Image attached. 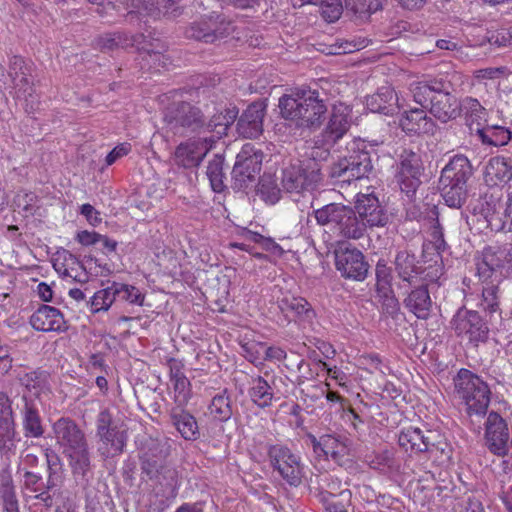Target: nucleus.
Returning <instances> with one entry per match:
<instances>
[{
    "instance_id": "3c124183",
    "label": "nucleus",
    "mask_w": 512,
    "mask_h": 512,
    "mask_svg": "<svg viewBox=\"0 0 512 512\" xmlns=\"http://www.w3.org/2000/svg\"><path fill=\"white\" fill-rule=\"evenodd\" d=\"M222 164V159L220 157H215L208 163L206 172L212 189L218 193L222 192L225 188Z\"/></svg>"
},
{
    "instance_id": "4d7b16f0",
    "label": "nucleus",
    "mask_w": 512,
    "mask_h": 512,
    "mask_svg": "<svg viewBox=\"0 0 512 512\" xmlns=\"http://www.w3.org/2000/svg\"><path fill=\"white\" fill-rule=\"evenodd\" d=\"M36 196L33 193H18L14 198L15 206L24 212V216L33 215Z\"/></svg>"
},
{
    "instance_id": "052dcab7",
    "label": "nucleus",
    "mask_w": 512,
    "mask_h": 512,
    "mask_svg": "<svg viewBox=\"0 0 512 512\" xmlns=\"http://www.w3.org/2000/svg\"><path fill=\"white\" fill-rule=\"evenodd\" d=\"M378 295L380 296L382 301L383 311L392 317L397 315L400 309V305L392 289H388L387 293H378Z\"/></svg>"
},
{
    "instance_id": "338daca9",
    "label": "nucleus",
    "mask_w": 512,
    "mask_h": 512,
    "mask_svg": "<svg viewBox=\"0 0 512 512\" xmlns=\"http://www.w3.org/2000/svg\"><path fill=\"white\" fill-rule=\"evenodd\" d=\"M130 151H131V145L128 143H122V144L117 145L106 156V164L112 165L117 159L127 155Z\"/></svg>"
},
{
    "instance_id": "bf43d9fd",
    "label": "nucleus",
    "mask_w": 512,
    "mask_h": 512,
    "mask_svg": "<svg viewBox=\"0 0 512 512\" xmlns=\"http://www.w3.org/2000/svg\"><path fill=\"white\" fill-rule=\"evenodd\" d=\"M13 82L17 88L18 97H23L26 101H28L30 98L31 103H33L36 99V96L34 95L35 90L28 77H26V75H22L20 78H16V80Z\"/></svg>"
},
{
    "instance_id": "864d4df0",
    "label": "nucleus",
    "mask_w": 512,
    "mask_h": 512,
    "mask_svg": "<svg viewBox=\"0 0 512 512\" xmlns=\"http://www.w3.org/2000/svg\"><path fill=\"white\" fill-rule=\"evenodd\" d=\"M345 4L341 0H324L321 2V15L329 23L336 22L342 15Z\"/></svg>"
},
{
    "instance_id": "cd10ccee",
    "label": "nucleus",
    "mask_w": 512,
    "mask_h": 512,
    "mask_svg": "<svg viewBox=\"0 0 512 512\" xmlns=\"http://www.w3.org/2000/svg\"><path fill=\"white\" fill-rule=\"evenodd\" d=\"M479 213L487 222V227H489L492 231L509 232V225L508 221L506 220L504 205L501 203L499 198L492 194L485 195L480 204Z\"/></svg>"
},
{
    "instance_id": "bb28decb",
    "label": "nucleus",
    "mask_w": 512,
    "mask_h": 512,
    "mask_svg": "<svg viewBox=\"0 0 512 512\" xmlns=\"http://www.w3.org/2000/svg\"><path fill=\"white\" fill-rule=\"evenodd\" d=\"M265 105L254 102L247 107L237 122V131L244 138H257L263 131Z\"/></svg>"
},
{
    "instance_id": "423d86ee",
    "label": "nucleus",
    "mask_w": 512,
    "mask_h": 512,
    "mask_svg": "<svg viewBox=\"0 0 512 512\" xmlns=\"http://www.w3.org/2000/svg\"><path fill=\"white\" fill-rule=\"evenodd\" d=\"M313 214L318 225L330 228L345 239L358 240L365 235L364 224L351 207L330 203L314 210Z\"/></svg>"
},
{
    "instance_id": "e433bc0d",
    "label": "nucleus",
    "mask_w": 512,
    "mask_h": 512,
    "mask_svg": "<svg viewBox=\"0 0 512 512\" xmlns=\"http://www.w3.org/2000/svg\"><path fill=\"white\" fill-rule=\"evenodd\" d=\"M486 181L493 185L506 184L512 179V159L502 156L492 157L485 169Z\"/></svg>"
},
{
    "instance_id": "49530a36",
    "label": "nucleus",
    "mask_w": 512,
    "mask_h": 512,
    "mask_svg": "<svg viewBox=\"0 0 512 512\" xmlns=\"http://www.w3.org/2000/svg\"><path fill=\"white\" fill-rule=\"evenodd\" d=\"M134 37H140L134 46L137 47L145 61L151 57H161V53L166 51V45L159 39L147 38L142 34Z\"/></svg>"
},
{
    "instance_id": "4be33fe9",
    "label": "nucleus",
    "mask_w": 512,
    "mask_h": 512,
    "mask_svg": "<svg viewBox=\"0 0 512 512\" xmlns=\"http://www.w3.org/2000/svg\"><path fill=\"white\" fill-rule=\"evenodd\" d=\"M486 446L497 456H505L509 449V429L505 420L496 412H491L486 421Z\"/></svg>"
},
{
    "instance_id": "6e6552de",
    "label": "nucleus",
    "mask_w": 512,
    "mask_h": 512,
    "mask_svg": "<svg viewBox=\"0 0 512 512\" xmlns=\"http://www.w3.org/2000/svg\"><path fill=\"white\" fill-rule=\"evenodd\" d=\"M347 153L330 167V177L341 182H350L367 176L372 170V162L365 143L360 140L353 141L348 144Z\"/></svg>"
},
{
    "instance_id": "de8ad7c7",
    "label": "nucleus",
    "mask_w": 512,
    "mask_h": 512,
    "mask_svg": "<svg viewBox=\"0 0 512 512\" xmlns=\"http://www.w3.org/2000/svg\"><path fill=\"white\" fill-rule=\"evenodd\" d=\"M481 307L490 314L499 311L500 289L496 284H487L482 289Z\"/></svg>"
},
{
    "instance_id": "a211bd4d",
    "label": "nucleus",
    "mask_w": 512,
    "mask_h": 512,
    "mask_svg": "<svg viewBox=\"0 0 512 512\" xmlns=\"http://www.w3.org/2000/svg\"><path fill=\"white\" fill-rule=\"evenodd\" d=\"M277 381L281 382L282 378L270 375L268 372H265L264 376H252L248 387V396L251 402L261 409L273 406L281 399Z\"/></svg>"
},
{
    "instance_id": "0e129e2a",
    "label": "nucleus",
    "mask_w": 512,
    "mask_h": 512,
    "mask_svg": "<svg viewBox=\"0 0 512 512\" xmlns=\"http://www.w3.org/2000/svg\"><path fill=\"white\" fill-rule=\"evenodd\" d=\"M326 390L322 385H310L301 390V398L306 402H317L325 396Z\"/></svg>"
},
{
    "instance_id": "dca6fc26",
    "label": "nucleus",
    "mask_w": 512,
    "mask_h": 512,
    "mask_svg": "<svg viewBox=\"0 0 512 512\" xmlns=\"http://www.w3.org/2000/svg\"><path fill=\"white\" fill-rule=\"evenodd\" d=\"M233 31V24L224 17L217 15L191 23L185 30V36L189 39L213 43L218 39L227 37Z\"/></svg>"
},
{
    "instance_id": "6ab92c4d",
    "label": "nucleus",
    "mask_w": 512,
    "mask_h": 512,
    "mask_svg": "<svg viewBox=\"0 0 512 512\" xmlns=\"http://www.w3.org/2000/svg\"><path fill=\"white\" fill-rule=\"evenodd\" d=\"M354 211L358 220L364 224L365 232L368 227H384L389 221L387 212L372 193L358 194Z\"/></svg>"
},
{
    "instance_id": "f03ea898",
    "label": "nucleus",
    "mask_w": 512,
    "mask_h": 512,
    "mask_svg": "<svg viewBox=\"0 0 512 512\" xmlns=\"http://www.w3.org/2000/svg\"><path fill=\"white\" fill-rule=\"evenodd\" d=\"M413 100L428 108L429 113L442 124L457 119L461 114V104L451 93V84L442 79L417 81L410 84Z\"/></svg>"
},
{
    "instance_id": "72a5a7b5",
    "label": "nucleus",
    "mask_w": 512,
    "mask_h": 512,
    "mask_svg": "<svg viewBox=\"0 0 512 512\" xmlns=\"http://www.w3.org/2000/svg\"><path fill=\"white\" fill-rule=\"evenodd\" d=\"M278 307L287 317L312 324L315 311L311 304L302 297L285 296L278 301Z\"/></svg>"
},
{
    "instance_id": "2eb2a0df",
    "label": "nucleus",
    "mask_w": 512,
    "mask_h": 512,
    "mask_svg": "<svg viewBox=\"0 0 512 512\" xmlns=\"http://www.w3.org/2000/svg\"><path fill=\"white\" fill-rule=\"evenodd\" d=\"M451 328L457 336L466 338L469 342L479 343L486 341L488 326L477 311L465 307L458 309L451 320Z\"/></svg>"
},
{
    "instance_id": "ea45409f",
    "label": "nucleus",
    "mask_w": 512,
    "mask_h": 512,
    "mask_svg": "<svg viewBox=\"0 0 512 512\" xmlns=\"http://www.w3.org/2000/svg\"><path fill=\"white\" fill-rule=\"evenodd\" d=\"M209 414L217 421L226 422L233 415V406L227 389L216 394L208 406Z\"/></svg>"
},
{
    "instance_id": "f704fd0d",
    "label": "nucleus",
    "mask_w": 512,
    "mask_h": 512,
    "mask_svg": "<svg viewBox=\"0 0 512 512\" xmlns=\"http://www.w3.org/2000/svg\"><path fill=\"white\" fill-rule=\"evenodd\" d=\"M403 303L419 319H427L432 310V300L426 285L411 290Z\"/></svg>"
},
{
    "instance_id": "09e8293b",
    "label": "nucleus",
    "mask_w": 512,
    "mask_h": 512,
    "mask_svg": "<svg viewBox=\"0 0 512 512\" xmlns=\"http://www.w3.org/2000/svg\"><path fill=\"white\" fill-rule=\"evenodd\" d=\"M113 287L116 299L127 301L130 304L143 305L144 295L138 288L117 282H113Z\"/></svg>"
},
{
    "instance_id": "7c9ffc66",
    "label": "nucleus",
    "mask_w": 512,
    "mask_h": 512,
    "mask_svg": "<svg viewBox=\"0 0 512 512\" xmlns=\"http://www.w3.org/2000/svg\"><path fill=\"white\" fill-rule=\"evenodd\" d=\"M473 175V167L469 159L462 154L454 155L441 171L440 183L466 184Z\"/></svg>"
},
{
    "instance_id": "20e7f679",
    "label": "nucleus",
    "mask_w": 512,
    "mask_h": 512,
    "mask_svg": "<svg viewBox=\"0 0 512 512\" xmlns=\"http://www.w3.org/2000/svg\"><path fill=\"white\" fill-rule=\"evenodd\" d=\"M52 431L73 474L84 477L91 469V452L85 432L69 417L56 420Z\"/></svg>"
},
{
    "instance_id": "9b49d317",
    "label": "nucleus",
    "mask_w": 512,
    "mask_h": 512,
    "mask_svg": "<svg viewBox=\"0 0 512 512\" xmlns=\"http://www.w3.org/2000/svg\"><path fill=\"white\" fill-rule=\"evenodd\" d=\"M424 173V165L421 155L412 150H403L399 156L396 180L401 192L408 198H412L419 186Z\"/></svg>"
},
{
    "instance_id": "5fc2aeb1",
    "label": "nucleus",
    "mask_w": 512,
    "mask_h": 512,
    "mask_svg": "<svg viewBox=\"0 0 512 512\" xmlns=\"http://www.w3.org/2000/svg\"><path fill=\"white\" fill-rule=\"evenodd\" d=\"M377 293H387L391 289V269L386 263L379 261L375 268Z\"/></svg>"
},
{
    "instance_id": "2f4dec72",
    "label": "nucleus",
    "mask_w": 512,
    "mask_h": 512,
    "mask_svg": "<svg viewBox=\"0 0 512 512\" xmlns=\"http://www.w3.org/2000/svg\"><path fill=\"white\" fill-rule=\"evenodd\" d=\"M172 425L187 441H196L200 438V431L196 418L184 407H172L169 411Z\"/></svg>"
},
{
    "instance_id": "412c9836",
    "label": "nucleus",
    "mask_w": 512,
    "mask_h": 512,
    "mask_svg": "<svg viewBox=\"0 0 512 512\" xmlns=\"http://www.w3.org/2000/svg\"><path fill=\"white\" fill-rule=\"evenodd\" d=\"M351 121V109L348 105L344 103L333 105L327 127L322 133L323 145L327 146L323 151L324 153L328 154L329 148L347 133Z\"/></svg>"
},
{
    "instance_id": "774afa93",
    "label": "nucleus",
    "mask_w": 512,
    "mask_h": 512,
    "mask_svg": "<svg viewBox=\"0 0 512 512\" xmlns=\"http://www.w3.org/2000/svg\"><path fill=\"white\" fill-rule=\"evenodd\" d=\"M80 212L92 226H97L102 221L100 213L88 203L81 206Z\"/></svg>"
},
{
    "instance_id": "69168bd1",
    "label": "nucleus",
    "mask_w": 512,
    "mask_h": 512,
    "mask_svg": "<svg viewBox=\"0 0 512 512\" xmlns=\"http://www.w3.org/2000/svg\"><path fill=\"white\" fill-rule=\"evenodd\" d=\"M15 495L11 477L7 474H0V499L3 501Z\"/></svg>"
},
{
    "instance_id": "aec40b11",
    "label": "nucleus",
    "mask_w": 512,
    "mask_h": 512,
    "mask_svg": "<svg viewBox=\"0 0 512 512\" xmlns=\"http://www.w3.org/2000/svg\"><path fill=\"white\" fill-rule=\"evenodd\" d=\"M335 265L343 277L356 281H363L369 268L363 253L356 248L337 250L335 252Z\"/></svg>"
},
{
    "instance_id": "13d9d810",
    "label": "nucleus",
    "mask_w": 512,
    "mask_h": 512,
    "mask_svg": "<svg viewBox=\"0 0 512 512\" xmlns=\"http://www.w3.org/2000/svg\"><path fill=\"white\" fill-rule=\"evenodd\" d=\"M24 485L27 490H29L33 493L40 492L41 490H43L45 488L48 490L52 488L50 481H48L47 484H45L42 481L41 476H39L33 472H30V471H26L24 474Z\"/></svg>"
},
{
    "instance_id": "9d476101",
    "label": "nucleus",
    "mask_w": 512,
    "mask_h": 512,
    "mask_svg": "<svg viewBox=\"0 0 512 512\" xmlns=\"http://www.w3.org/2000/svg\"><path fill=\"white\" fill-rule=\"evenodd\" d=\"M267 454L271 467L287 484L294 487L301 484L304 466L299 455L280 444L270 446Z\"/></svg>"
},
{
    "instance_id": "393cba45",
    "label": "nucleus",
    "mask_w": 512,
    "mask_h": 512,
    "mask_svg": "<svg viewBox=\"0 0 512 512\" xmlns=\"http://www.w3.org/2000/svg\"><path fill=\"white\" fill-rule=\"evenodd\" d=\"M399 126L406 134L434 135L438 130L434 119L422 108L404 111L399 119Z\"/></svg>"
},
{
    "instance_id": "4c0bfd02",
    "label": "nucleus",
    "mask_w": 512,
    "mask_h": 512,
    "mask_svg": "<svg viewBox=\"0 0 512 512\" xmlns=\"http://www.w3.org/2000/svg\"><path fill=\"white\" fill-rule=\"evenodd\" d=\"M395 269L399 278L408 283H412L421 273V267L418 265L415 255L407 250H402L397 253Z\"/></svg>"
},
{
    "instance_id": "e2e57ef3",
    "label": "nucleus",
    "mask_w": 512,
    "mask_h": 512,
    "mask_svg": "<svg viewBox=\"0 0 512 512\" xmlns=\"http://www.w3.org/2000/svg\"><path fill=\"white\" fill-rule=\"evenodd\" d=\"M260 193L266 202L275 204L280 199V189L272 182L263 181L260 184Z\"/></svg>"
},
{
    "instance_id": "0eeeda50",
    "label": "nucleus",
    "mask_w": 512,
    "mask_h": 512,
    "mask_svg": "<svg viewBox=\"0 0 512 512\" xmlns=\"http://www.w3.org/2000/svg\"><path fill=\"white\" fill-rule=\"evenodd\" d=\"M164 121L174 135L203 137L207 134L206 114L200 107L189 102L170 105L166 109Z\"/></svg>"
},
{
    "instance_id": "5701e85b",
    "label": "nucleus",
    "mask_w": 512,
    "mask_h": 512,
    "mask_svg": "<svg viewBox=\"0 0 512 512\" xmlns=\"http://www.w3.org/2000/svg\"><path fill=\"white\" fill-rule=\"evenodd\" d=\"M15 421L12 402L5 392L0 391V453L8 455L15 448Z\"/></svg>"
},
{
    "instance_id": "c756f323",
    "label": "nucleus",
    "mask_w": 512,
    "mask_h": 512,
    "mask_svg": "<svg viewBox=\"0 0 512 512\" xmlns=\"http://www.w3.org/2000/svg\"><path fill=\"white\" fill-rule=\"evenodd\" d=\"M31 326L42 332L64 331L66 322L63 314L55 307L41 305L30 317Z\"/></svg>"
},
{
    "instance_id": "58836bf2",
    "label": "nucleus",
    "mask_w": 512,
    "mask_h": 512,
    "mask_svg": "<svg viewBox=\"0 0 512 512\" xmlns=\"http://www.w3.org/2000/svg\"><path fill=\"white\" fill-rule=\"evenodd\" d=\"M140 37H132L125 32L107 33L96 40V46L103 52L133 47Z\"/></svg>"
},
{
    "instance_id": "b1692460",
    "label": "nucleus",
    "mask_w": 512,
    "mask_h": 512,
    "mask_svg": "<svg viewBox=\"0 0 512 512\" xmlns=\"http://www.w3.org/2000/svg\"><path fill=\"white\" fill-rule=\"evenodd\" d=\"M307 437L314 453L318 456H323L325 459L331 458L339 464L348 453L345 443L346 438L340 435L325 434L320 438H316L313 434H308Z\"/></svg>"
},
{
    "instance_id": "1a4fd4ad",
    "label": "nucleus",
    "mask_w": 512,
    "mask_h": 512,
    "mask_svg": "<svg viewBox=\"0 0 512 512\" xmlns=\"http://www.w3.org/2000/svg\"><path fill=\"white\" fill-rule=\"evenodd\" d=\"M96 436L99 438V453L115 457L123 453L127 443V429L123 423H116L108 409L99 412L96 420Z\"/></svg>"
},
{
    "instance_id": "c9c22d12",
    "label": "nucleus",
    "mask_w": 512,
    "mask_h": 512,
    "mask_svg": "<svg viewBox=\"0 0 512 512\" xmlns=\"http://www.w3.org/2000/svg\"><path fill=\"white\" fill-rule=\"evenodd\" d=\"M398 97L391 87H382L377 93L367 97V109L373 113L392 115L398 109Z\"/></svg>"
},
{
    "instance_id": "a19ab883",
    "label": "nucleus",
    "mask_w": 512,
    "mask_h": 512,
    "mask_svg": "<svg viewBox=\"0 0 512 512\" xmlns=\"http://www.w3.org/2000/svg\"><path fill=\"white\" fill-rule=\"evenodd\" d=\"M385 0H345V9L357 20L365 21L383 8Z\"/></svg>"
},
{
    "instance_id": "6e6d98bb",
    "label": "nucleus",
    "mask_w": 512,
    "mask_h": 512,
    "mask_svg": "<svg viewBox=\"0 0 512 512\" xmlns=\"http://www.w3.org/2000/svg\"><path fill=\"white\" fill-rule=\"evenodd\" d=\"M429 245H432L438 254L446 249V242L444 240L443 228L436 219L430 228L429 232Z\"/></svg>"
},
{
    "instance_id": "a878e982",
    "label": "nucleus",
    "mask_w": 512,
    "mask_h": 512,
    "mask_svg": "<svg viewBox=\"0 0 512 512\" xmlns=\"http://www.w3.org/2000/svg\"><path fill=\"white\" fill-rule=\"evenodd\" d=\"M434 432L431 430L423 431L416 427L403 429L398 437V442L406 451L415 453H433L437 449L432 441Z\"/></svg>"
},
{
    "instance_id": "f3484780",
    "label": "nucleus",
    "mask_w": 512,
    "mask_h": 512,
    "mask_svg": "<svg viewBox=\"0 0 512 512\" xmlns=\"http://www.w3.org/2000/svg\"><path fill=\"white\" fill-rule=\"evenodd\" d=\"M213 143L214 139L208 136L192 137L181 142L173 154L175 165L185 169L198 167L212 148Z\"/></svg>"
},
{
    "instance_id": "c03bdc74",
    "label": "nucleus",
    "mask_w": 512,
    "mask_h": 512,
    "mask_svg": "<svg viewBox=\"0 0 512 512\" xmlns=\"http://www.w3.org/2000/svg\"><path fill=\"white\" fill-rule=\"evenodd\" d=\"M19 381L29 392L39 396L49 388V373L38 369L20 376Z\"/></svg>"
},
{
    "instance_id": "680f3d73",
    "label": "nucleus",
    "mask_w": 512,
    "mask_h": 512,
    "mask_svg": "<svg viewBox=\"0 0 512 512\" xmlns=\"http://www.w3.org/2000/svg\"><path fill=\"white\" fill-rule=\"evenodd\" d=\"M27 66L25 60L20 56H12L9 59V76L12 81L22 75H26Z\"/></svg>"
},
{
    "instance_id": "8fccbe9b",
    "label": "nucleus",
    "mask_w": 512,
    "mask_h": 512,
    "mask_svg": "<svg viewBox=\"0 0 512 512\" xmlns=\"http://www.w3.org/2000/svg\"><path fill=\"white\" fill-rule=\"evenodd\" d=\"M113 283L105 289L97 291L90 302L91 311L96 313L101 310H108V308L113 304L116 300V296L114 293Z\"/></svg>"
},
{
    "instance_id": "39448f33",
    "label": "nucleus",
    "mask_w": 512,
    "mask_h": 512,
    "mask_svg": "<svg viewBox=\"0 0 512 512\" xmlns=\"http://www.w3.org/2000/svg\"><path fill=\"white\" fill-rule=\"evenodd\" d=\"M455 397L465 406L469 416H484L491 400L486 382L468 369H460L453 379Z\"/></svg>"
},
{
    "instance_id": "4468645a",
    "label": "nucleus",
    "mask_w": 512,
    "mask_h": 512,
    "mask_svg": "<svg viewBox=\"0 0 512 512\" xmlns=\"http://www.w3.org/2000/svg\"><path fill=\"white\" fill-rule=\"evenodd\" d=\"M477 272L482 280H487L494 272L512 278V244L509 247L488 246L482 251L477 262Z\"/></svg>"
},
{
    "instance_id": "a18cd8bd",
    "label": "nucleus",
    "mask_w": 512,
    "mask_h": 512,
    "mask_svg": "<svg viewBox=\"0 0 512 512\" xmlns=\"http://www.w3.org/2000/svg\"><path fill=\"white\" fill-rule=\"evenodd\" d=\"M441 194L451 208H461L467 199V185L460 183H440Z\"/></svg>"
},
{
    "instance_id": "473e14b6",
    "label": "nucleus",
    "mask_w": 512,
    "mask_h": 512,
    "mask_svg": "<svg viewBox=\"0 0 512 512\" xmlns=\"http://www.w3.org/2000/svg\"><path fill=\"white\" fill-rule=\"evenodd\" d=\"M473 136L486 147L499 148L512 140V131L503 125L486 124L483 127H475Z\"/></svg>"
},
{
    "instance_id": "79ce46f5",
    "label": "nucleus",
    "mask_w": 512,
    "mask_h": 512,
    "mask_svg": "<svg viewBox=\"0 0 512 512\" xmlns=\"http://www.w3.org/2000/svg\"><path fill=\"white\" fill-rule=\"evenodd\" d=\"M237 115L238 111L235 108L225 109L224 112L211 117L206 115L207 133L215 132L218 137L226 135L227 129L234 123Z\"/></svg>"
},
{
    "instance_id": "37998d69",
    "label": "nucleus",
    "mask_w": 512,
    "mask_h": 512,
    "mask_svg": "<svg viewBox=\"0 0 512 512\" xmlns=\"http://www.w3.org/2000/svg\"><path fill=\"white\" fill-rule=\"evenodd\" d=\"M461 112L463 111L466 118V123L469 126L470 134L473 135L475 128L480 127V121L485 120L486 109L480 104L476 98L466 97L461 102Z\"/></svg>"
},
{
    "instance_id": "f257e3e1",
    "label": "nucleus",
    "mask_w": 512,
    "mask_h": 512,
    "mask_svg": "<svg viewBox=\"0 0 512 512\" xmlns=\"http://www.w3.org/2000/svg\"><path fill=\"white\" fill-rule=\"evenodd\" d=\"M169 451L165 441L149 439L141 449V474L152 482L153 492L161 501L176 498L179 488L178 471L167 462Z\"/></svg>"
},
{
    "instance_id": "f8f14e48",
    "label": "nucleus",
    "mask_w": 512,
    "mask_h": 512,
    "mask_svg": "<svg viewBox=\"0 0 512 512\" xmlns=\"http://www.w3.org/2000/svg\"><path fill=\"white\" fill-rule=\"evenodd\" d=\"M263 153L256 150L250 144L244 145L237 154L236 162L232 169L234 187L238 190L247 188L255 182L262 167Z\"/></svg>"
},
{
    "instance_id": "603ef678",
    "label": "nucleus",
    "mask_w": 512,
    "mask_h": 512,
    "mask_svg": "<svg viewBox=\"0 0 512 512\" xmlns=\"http://www.w3.org/2000/svg\"><path fill=\"white\" fill-rule=\"evenodd\" d=\"M171 383L174 390L175 407H185L191 398V384L188 378H178Z\"/></svg>"
},
{
    "instance_id": "7ed1b4c3",
    "label": "nucleus",
    "mask_w": 512,
    "mask_h": 512,
    "mask_svg": "<svg viewBox=\"0 0 512 512\" xmlns=\"http://www.w3.org/2000/svg\"><path fill=\"white\" fill-rule=\"evenodd\" d=\"M280 114L298 128H319L327 112L326 99L318 90L299 89L279 99Z\"/></svg>"
},
{
    "instance_id": "c85d7f7f",
    "label": "nucleus",
    "mask_w": 512,
    "mask_h": 512,
    "mask_svg": "<svg viewBox=\"0 0 512 512\" xmlns=\"http://www.w3.org/2000/svg\"><path fill=\"white\" fill-rule=\"evenodd\" d=\"M23 407L20 410L22 427L26 438H41L45 433L43 419L37 402L23 395Z\"/></svg>"
},
{
    "instance_id": "ddd939ff",
    "label": "nucleus",
    "mask_w": 512,
    "mask_h": 512,
    "mask_svg": "<svg viewBox=\"0 0 512 512\" xmlns=\"http://www.w3.org/2000/svg\"><path fill=\"white\" fill-rule=\"evenodd\" d=\"M322 180L319 164L309 161L305 167L290 165L282 170L281 185L289 193L313 189Z\"/></svg>"
}]
</instances>
